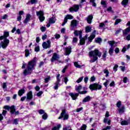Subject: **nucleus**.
Instances as JSON below:
<instances>
[{"mask_svg":"<svg viewBox=\"0 0 130 130\" xmlns=\"http://www.w3.org/2000/svg\"><path fill=\"white\" fill-rule=\"evenodd\" d=\"M115 53H119V48H118V47H116L115 49V50H114Z\"/></svg>","mask_w":130,"mask_h":130,"instance_id":"338daca9","label":"nucleus"},{"mask_svg":"<svg viewBox=\"0 0 130 130\" xmlns=\"http://www.w3.org/2000/svg\"><path fill=\"white\" fill-rule=\"evenodd\" d=\"M108 43L109 44H110V45L111 46H113V45H114V44L115 43V42L114 41H108Z\"/></svg>","mask_w":130,"mask_h":130,"instance_id":"09e8293b","label":"nucleus"},{"mask_svg":"<svg viewBox=\"0 0 130 130\" xmlns=\"http://www.w3.org/2000/svg\"><path fill=\"white\" fill-rule=\"evenodd\" d=\"M69 95V96H71L72 100H76L78 97H79V93H73L72 92H70Z\"/></svg>","mask_w":130,"mask_h":130,"instance_id":"4468645a","label":"nucleus"},{"mask_svg":"<svg viewBox=\"0 0 130 130\" xmlns=\"http://www.w3.org/2000/svg\"><path fill=\"white\" fill-rule=\"evenodd\" d=\"M92 20H93V15H89L86 18V21L88 24H91L92 23Z\"/></svg>","mask_w":130,"mask_h":130,"instance_id":"aec40b11","label":"nucleus"},{"mask_svg":"<svg viewBox=\"0 0 130 130\" xmlns=\"http://www.w3.org/2000/svg\"><path fill=\"white\" fill-rule=\"evenodd\" d=\"M37 0H30V3L31 5H34L35 4H37Z\"/></svg>","mask_w":130,"mask_h":130,"instance_id":"bf43d9fd","label":"nucleus"},{"mask_svg":"<svg viewBox=\"0 0 130 130\" xmlns=\"http://www.w3.org/2000/svg\"><path fill=\"white\" fill-rule=\"evenodd\" d=\"M42 94H43V91H40L39 92H38L37 93V96L38 97H40L41 96V95H42Z\"/></svg>","mask_w":130,"mask_h":130,"instance_id":"4d7b16f0","label":"nucleus"},{"mask_svg":"<svg viewBox=\"0 0 130 130\" xmlns=\"http://www.w3.org/2000/svg\"><path fill=\"white\" fill-rule=\"evenodd\" d=\"M7 113H8V111L7 110H3L2 112V114H1L3 116H6L7 115Z\"/></svg>","mask_w":130,"mask_h":130,"instance_id":"5fc2aeb1","label":"nucleus"},{"mask_svg":"<svg viewBox=\"0 0 130 130\" xmlns=\"http://www.w3.org/2000/svg\"><path fill=\"white\" fill-rule=\"evenodd\" d=\"M50 80H51V77L50 76H49V77H47L45 78L44 83H48V82H49Z\"/></svg>","mask_w":130,"mask_h":130,"instance_id":"58836bf2","label":"nucleus"},{"mask_svg":"<svg viewBox=\"0 0 130 130\" xmlns=\"http://www.w3.org/2000/svg\"><path fill=\"white\" fill-rule=\"evenodd\" d=\"M79 10H80V6L77 4H75L73 5V7L69 8V11L71 12V13H72L73 12H77Z\"/></svg>","mask_w":130,"mask_h":130,"instance_id":"9b49d317","label":"nucleus"},{"mask_svg":"<svg viewBox=\"0 0 130 130\" xmlns=\"http://www.w3.org/2000/svg\"><path fill=\"white\" fill-rule=\"evenodd\" d=\"M10 44V40H4L3 42L2 41L0 43L1 46H2L3 49L6 48V47L9 45Z\"/></svg>","mask_w":130,"mask_h":130,"instance_id":"6e6552de","label":"nucleus"},{"mask_svg":"<svg viewBox=\"0 0 130 130\" xmlns=\"http://www.w3.org/2000/svg\"><path fill=\"white\" fill-rule=\"evenodd\" d=\"M104 74H106V77H109V71H108V70L105 69L104 71Z\"/></svg>","mask_w":130,"mask_h":130,"instance_id":"4c0bfd02","label":"nucleus"},{"mask_svg":"<svg viewBox=\"0 0 130 130\" xmlns=\"http://www.w3.org/2000/svg\"><path fill=\"white\" fill-rule=\"evenodd\" d=\"M109 83V80H107L105 83H104V85L106 88H107V85H108V83Z\"/></svg>","mask_w":130,"mask_h":130,"instance_id":"13d9d810","label":"nucleus"},{"mask_svg":"<svg viewBox=\"0 0 130 130\" xmlns=\"http://www.w3.org/2000/svg\"><path fill=\"white\" fill-rule=\"evenodd\" d=\"M37 16L39 17V19L40 20V22L41 23H42L44 20H45V17H44V12L43 11H37L36 12Z\"/></svg>","mask_w":130,"mask_h":130,"instance_id":"39448f33","label":"nucleus"},{"mask_svg":"<svg viewBox=\"0 0 130 130\" xmlns=\"http://www.w3.org/2000/svg\"><path fill=\"white\" fill-rule=\"evenodd\" d=\"M25 92H26V90H25L24 89H20L18 92V96H19L20 97H21V96H23V94H25Z\"/></svg>","mask_w":130,"mask_h":130,"instance_id":"412c9836","label":"nucleus"},{"mask_svg":"<svg viewBox=\"0 0 130 130\" xmlns=\"http://www.w3.org/2000/svg\"><path fill=\"white\" fill-rule=\"evenodd\" d=\"M95 37H96V35H95L94 34H91L88 38V42H90V43H91V42H92V41H93V39H94V38H95Z\"/></svg>","mask_w":130,"mask_h":130,"instance_id":"4be33fe9","label":"nucleus"},{"mask_svg":"<svg viewBox=\"0 0 130 130\" xmlns=\"http://www.w3.org/2000/svg\"><path fill=\"white\" fill-rule=\"evenodd\" d=\"M82 88H83L82 85H79V86H77L76 90L77 91H78V93L79 92L81 91V89H82Z\"/></svg>","mask_w":130,"mask_h":130,"instance_id":"3c124183","label":"nucleus"},{"mask_svg":"<svg viewBox=\"0 0 130 130\" xmlns=\"http://www.w3.org/2000/svg\"><path fill=\"white\" fill-rule=\"evenodd\" d=\"M71 27H77V25H78V21L77 20H73L71 21Z\"/></svg>","mask_w":130,"mask_h":130,"instance_id":"b1692460","label":"nucleus"},{"mask_svg":"<svg viewBox=\"0 0 130 130\" xmlns=\"http://www.w3.org/2000/svg\"><path fill=\"white\" fill-rule=\"evenodd\" d=\"M94 42H95V43H99V44H100V43L102 42V39H101V38H96L94 39Z\"/></svg>","mask_w":130,"mask_h":130,"instance_id":"a878e982","label":"nucleus"},{"mask_svg":"<svg viewBox=\"0 0 130 130\" xmlns=\"http://www.w3.org/2000/svg\"><path fill=\"white\" fill-rule=\"evenodd\" d=\"M121 125H128V122L126 120H123L121 122Z\"/></svg>","mask_w":130,"mask_h":130,"instance_id":"72a5a7b5","label":"nucleus"},{"mask_svg":"<svg viewBox=\"0 0 130 130\" xmlns=\"http://www.w3.org/2000/svg\"><path fill=\"white\" fill-rule=\"evenodd\" d=\"M128 4V0H123L121 2L122 6H123L124 7H126Z\"/></svg>","mask_w":130,"mask_h":130,"instance_id":"bb28decb","label":"nucleus"},{"mask_svg":"<svg viewBox=\"0 0 130 130\" xmlns=\"http://www.w3.org/2000/svg\"><path fill=\"white\" fill-rule=\"evenodd\" d=\"M60 126H61V125L60 124H59L57 126L53 127L52 128V130H57V129H59V128H60Z\"/></svg>","mask_w":130,"mask_h":130,"instance_id":"f704fd0d","label":"nucleus"},{"mask_svg":"<svg viewBox=\"0 0 130 130\" xmlns=\"http://www.w3.org/2000/svg\"><path fill=\"white\" fill-rule=\"evenodd\" d=\"M56 77L57 81L55 83V85L54 86V89L55 90H57L58 89V85L60 84V79L59 78V77H60V74H58L56 75Z\"/></svg>","mask_w":130,"mask_h":130,"instance_id":"0eeeda50","label":"nucleus"},{"mask_svg":"<svg viewBox=\"0 0 130 130\" xmlns=\"http://www.w3.org/2000/svg\"><path fill=\"white\" fill-rule=\"evenodd\" d=\"M91 28L90 26H87L85 27V32L86 33H89V32H91Z\"/></svg>","mask_w":130,"mask_h":130,"instance_id":"2f4dec72","label":"nucleus"},{"mask_svg":"<svg viewBox=\"0 0 130 130\" xmlns=\"http://www.w3.org/2000/svg\"><path fill=\"white\" fill-rule=\"evenodd\" d=\"M122 20L120 19H117L115 21L114 25H117L119 23H120V22H122Z\"/></svg>","mask_w":130,"mask_h":130,"instance_id":"ea45409f","label":"nucleus"},{"mask_svg":"<svg viewBox=\"0 0 130 130\" xmlns=\"http://www.w3.org/2000/svg\"><path fill=\"white\" fill-rule=\"evenodd\" d=\"M35 51H36V52H38L40 51V47H39V46H37V47H35Z\"/></svg>","mask_w":130,"mask_h":130,"instance_id":"864d4df0","label":"nucleus"},{"mask_svg":"<svg viewBox=\"0 0 130 130\" xmlns=\"http://www.w3.org/2000/svg\"><path fill=\"white\" fill-rule=\"evenodd\" d=\"M67 110L66 109L62 110V112L60 114V116L58 117V119H61L63 117V120H67L69 119V115L67 114Z\"/></svg>","mask_w":130,"mask_h":130,"instance_id":"423d86ee","label":"nucleus"},{"mask_svg":"<svg viewBox=\"0 0 130 130\" xmlns=\"http://www.w3.org/2000/svg\"><path fill=\"white\" fill-rule=\"evenodd\" d=\"M19 123V119L18 118H15L13 120V124H15V125H18Z\"/></svg>","mask_w":130,"mask_h":130,"instance_id":"c9c22d12","label":"nucleus"},{"mask_svg":"<svg viewBox=\"0 0 130 130\" xmlns=\"http://www.w3.org/2000/svg\"><path fill=\"white\" fill-rule=\"evenodd\" d=\"M117 68H118V65L116 64L113 67L114 72H117Z\"/></svg>","mask_w":130,"mask_h":130,"instance_id":"6e6d98bb","label":"nucleus"},{"mask_svg":"<svg viewBox=\"0 0 130 130\" xmlns=\"http://www.w3.org/2000/svg\"><path fill=\"white\" fill-rule=\"evenodd\" d=\"M59 59V55L56 53H54L51 58V62H54V61H58Z\"/></svg>","mask_w":130,"mask_h":130,"instance_id":"1a4fd4ad","label":"nucleus"},{"mask_svg":"<svg viewBox=\"0 0 130 130\" xmlns=\"http://www.w3.org/2000/svg\"><path fill=\"white\" fill-rule=\"evenodd\" d=\"M87 128V125L83 124L82 126L81 127L80 129L81 130H86Z\"/></svg>","mask_w":130,"mask_h":130,"instance_id":"de8ad7c7","label":"nucleus"},{"mask_svg":"<svg viewBox=\"0 0 130 130\" xmlns=\"http://www.w3.org/2000/svg\"><path fill=\"white\" fill-rule=\"evenodd\" d=\"M87 38H88V36L86 35L83 38L80 40V45H85V43H86V40L87 39Z\"/></svg>","mask_w":130,"mask_h":130,"instance_id":"2eb2a0df","label":"nucleus"},{"mask_svg":"<svg viewBox=\"0 0 130 130\" xmlns=\"http://www.w3.org/2000/svg\"><path fill=\"white\" fill-rule=\"evenodd\" d=\"M31 17H32V16H31V14H27L26 15L25 19L23 21L24 24H28V22H29V21L31 20Z\"/></svg>","mask_w":130,"mask_h":130,"instance_id":"dca6fc26","label":"nucleus"},{"mask_svg":"<svg viewBox=\"0 0 130 130\" xmlns=\"http://www.w3.org/2000/svg\"><path fill=\"white\" fill-rule=\"evenodd\" d=\"M101 5L103 6V7L105 9L107 8V4H106V1H102L101 2Z\"/></svg>","mask_w":130,"mask_h":130,"instance_id":"7c9ffc66","label":"nucleus"},{"mask_svg":"<svg viewBox=\"0 0 130 130\" xmlns=\"http://www.w3.org/2000/svg\"><path fill=\"white\" fill-rule=\"evenodd\" d=\"M73 43H77V42H78V38L76 37L74 38L73 40Z\"/></svg>","mask_w":130,"mask_h":130,"instance_id":"69168bd1","label":"nucleus"},{"mask_svg":"<svg viewBox=\"0 0 130 130\" xmlns=\"http://www.w3.org/2000/svg\"><path fill=\"white\" fill-rule=\"evenodd\" d=\"M66 18L68 20H72V19H74V16L68 14L66 16Z\"/></svg>","mask_w":130,"mask_h":130,"instance_id":"c03bdc74","label":"nucleus"},{"mask_svg":"<svg viewBox=\"0 0 130 130\" xmlns=\"http://www.w3.org/2000/svg\"><path fill=\"white\" fill-rule=\"evenodd\" d=\"M72 52V47L69 46V47L66 48L65 55H70Z\"/></svg>","mask_w":130,"mask_h":130,"instance_id":"f3484780","label":"nucleus"},{"mask_svg":"<svg viewBox=\"0 0 130 130\" xmlns=\"http://www.w3.org/2000/svg\"><path fill=\"white\" fill-rule=\"evenodd\" d=\"M36 66V57H35L32 60H30L28 63L26 69L23 71L24 76L31 75L33 73V70L35 69Z\"/></svg>","mask_w":130,"mask_h":130,"instance_id":"f257e3e1","label":"nucleus"},{"mask_svg":"<svg viewBox=\"0 0 130 130\" xmlns=\"http://www.w3.org/2000/svg\"><path fill=\"white\" fill-rule=\"evenodd\" d=\"M126 26L128 27L125 29L124 31L122 30L123 36H125V35H127L128 33H129L130 31V21H128L126 23Z\"/></svg>","mask_w":130,"mask_h":130,"instance_id":"ddd939ff","label":"nucleus"},{"mask_svg":"<svg viewBox=\"0 0 130 130\" xmlns=\"http://www.w3.org/2000/svg\"><path fill=\"white\" fill-rule=\"evenodd\" d=\"M51 42H50V40H48L47 41V43L46 42H44L42 44V47L44 49H47V48H50Z\"/></svg>","mask_w":130,"mask_h":130,"instance_id":"9d476101","label":"nucleus"},{"mask_svg":"<svg viewBox=\"0 0 130 130\" xmlns=\"http://www.w3.org/2000/svg\"><path fill=\"white\" fill-rule=\"evenodd\" d=\"M55 39H59L60 38V35L56 34L55 35Z\"/></svg>","mask_w":130,"mask_h":130,"instance_id":"680f3d73","label":"nucleus"},{"mask_svg":"<svg viewBox=\"0 0 130 130\" xmlns=\"http://www.w3.org/2000/svg\"><path fill=\"white\" fill-rule=\"evenodd\" d=\"M121 31H122V29L119 28L115 31V35H118V34H119V33H120Z\"/></svg>","mask_w":130,"mask_h":130,"instance_id":"a18cd8bd","label":"nucleus"},{"mask_svg":"<svg viewBox=\"0 0 130 130\" xmlns=\"http://www.w3.org/2000/svg\"><path fill=\"white\" fill-rule=\"evenodd\" d=\"M43 64H44V62L43 61H41L39 64L38 68H41Z\"/></svg>","mask_w":130,"mask_h":130,"instance_id":"e2e57ef3","label":"nucleus"},{"mask_svg":"<svg viewBox=\"0 0 130 130\" xmlns=\"http://www.w3.org/2000/svg\"><path fill=\"white\" fill-rule=\"evenodd\" d=\"M9 36H10V32L5 31L3 36L0 37V40H3V39L9 40V39H7Z\"/></svg>","mask_w":130,"mask_h":130,"instance_id":"f8f14e48","label":"nucleus"},{"mask_svg":"<svg viewBox=\"0 0 130 130\" xmlns=\"http://www.w3.org/2000/svg\"><path fill=\"white\" fill-rule=\"evenodd\" d=\"M114 52V50H113V48H110L109 50V53L110 54V55L112 56V54Z\"/></svg>","mask_w":130,"mask_h":130,"instance_id":"37998d69","label":"nucleus"},{"mask_svg":"<svg viewBox=\"0 0 130 130\" xmlns=\"http://www.w3.org/2000/svg\"><path fill=\"white\" fill-rule=\"evenodd\" d=\"M107 53H108V52L107 51H104V53L102 55L103 59L105 61L106 60V57L107 56Z\"/></svg>","mask_w":130,"mask_h":130,"instance_id":"393cba45","label":"nucleus"},{"mask_svg":"<svg viewBox=\"0 0 130 130\" xmlns=\"http://www.w3.org/2000/svg\"><path fill=\"white\" fill-rule=\"evenodd\" d=\"M38 113H39L41 115L42 114H44V113H46L45 112L43 109H40L38 111Z\"/></svg>","mask_w":130,"mask_h":130,"instance_id":"79ce46f5","label":"nucleus"},{"mask_svg":"<svg viewBox=\"0 0 130 130\" xmlns=\"http://www.w3.org/2000/svg\"><path fill=\"white\" fill-rule=\"evenodd\" d=\"M107 11L108 12H111L112 13H113V11H112V7H109L107 8Z\"/></svg>","mask_w":130,"mask_h":130,"instance_id":"052dcab7","label":"nucleus"},{"mask_svg":"<svg viewBox=\"0 0 130 130\" xmlns=\"http://www.w3.org/2000/svg\"><path fill=\"white\" fill-rule=\"evenodd\" d=\"M74 66L76 68H77L78 69H81V68H82V66H81V65L79 64L78 62H74Z\"/></svg>","mask_w":130,"mask_h":130,"instance_id":"e433bc0d","label":"nucleus"},{"mask_svg":"<svg viewBox=\"0 0 130 130\" xmlns=\"http://www.w3.org/2000/svg\"><path fill=\"white\" fill-rule=\"evenodd\" d=\"M3 109H5L6 110H8V111H10L12 115H13V114H15V112H16V107L14 105H12L11 107L7 105L4 106Z\"/></svg>","mask_w":130,"mask_h":130,"instance_id":"20e7f679","label":"nucleus"},{"mask_svg":"<svg viewBox=\"0 0 130 130\" xmlns=\"http://www.w3.org/2000/svg\"><path fill=\"white\" fill-rule=\"evenodd\" d=\"M91 101V96L90 95L86 96L82 101V103H86Z\"/></svg>","mask_w":130,"mask_h":130,"instance_id":"6ab92c4d","label":"nucleus"},{"mask_svg":"<svg viewBox=\"0 0 130 130\" xmlns=\"http://www.w3.org/2000/svg\"><path fill=\"white\" fill-rule=\"evenodd\" d=\"M116 106H117V107H118V108H119L120 107V106H121V101H118L117 102Z\"/></svg>","mask_w":130,"mask_h":130,"instance_id":"603ef678","label":"nucleus"},{"mask_svg":"<svg viewBox=\"0 0 130 130\" xmlns=\"http://www.w3.org/2000/svg\"><path fill=\"white\" fill-rule=\"evenodd\" d=\"M95 80H96V78L94 76H92L90 78V82H95Z\"/></svg>","mask_w":130,"mask_h":130,"instance_id":"774afa93","label":"nucleus"},{"mask_svg":"<svg viewBox=\"0 0 130 130\" xmlns=\"http://www.w3.org/2000/svg\"><path fill=\"white\" fill-rule=\"evenodd\" d=\"M83 31L82 30H75L74 35L75 36L77 37L80 35V33H82Z\"/></svg>","mask_w":130,"mask_h":130,"instance_id":"c756f323","label":"nucleus"},{"mask_svg":"<svg viewBox=\"0 0 130 130\" xmlns=\"http://www.w3.org/2000/svg\"><path fill=\"white\" fill-rule=\"evenodd\" d=\"M49 22L51 24H54L55 23V20H54V17H52L49 19Z\"/></svg>","mask_w":130,"mask_h":130,"instance_id":"c85d7f7f","label":"nucleus"},{"mask_svg":"<svg viewBox=\"0 0 130 130\" xmlns=\"http://www.w3.org/2000/svg\"><path fill=\"white\" fill-rule=\"evenodd\" d=\"M102 53L99 51V50L95 49L94 50H92L89 52V56L90 57H93L92 59H91L90 62H95L96 60H98V57H101Z\"/></svg>","mask_w":130,"mask_h":130,"instance_id":"f03ea898","label":"nucleus"},{"mask_svg":"<svg viewBox=\"0 0 130 130\" xmlns=\"http://www.w3.org/2000/svg\"><path fill=\"white\" fill-rule=\"evenodd\" d=\"M42 32H45V30H46V27L44 26H42L40 28Z\"/></svg>","mask_w":130,"mask_h":130,"instance_id":"0e129e2a","label":"nucleus"},{"mask_svg":"<svg viewBox=\"0 0 130 130\" xmlns=\"http://www.w3.org/2000/svg\"><path fill=\"white\" fill-rule=\"evenodd\" d=\"M25 52V57H28L30 55V51L28 49H26L24 50Z\"/></svg>","mask_w":130,"mask_h":130,"instance_id":"cd10ccee","label":"nucleus"},{"mask_svg":"<svg viewBox=\"0 0 130 130\" xmlns=\"http://www.w3.org/2000/svg\"><path fill=\"white\" fill-rule=\"evenodd\" d=\"M83 79H84V76H82L80 78H79L77 80V82L78 83V84L81 83V82H82V81H83Z\"/></svg>","mask_w":130,"mask_h":130,"instance_id":"8fccbe9b","label":"nucleus"},{"mask_svg":"<svg viewBox=\"0 0 130 130\" xmlns=\"http://www.w3.org/2000/svg\"><path fill=\"white\" fill-rule=\"evenodd\" d=\"M89 88L91 91H97V90H101L102 85L98 83H93L89 85Z\"/></svg>","mask_w":130,"mask_h":130,"instance_id":"7ed1b4c3","label":"nucleus"},{"mask_svg":"<svg viewBox=\"0 0 130 130\" xmlns=\"http://www.w3.org/2000/svg\"><path fill=\"white\" fill-rule=\"evenodd\" d=\"M88 91L87 90H83L81 91H79L78 94H80L81 95H85V94H87Z\"/></svg>","mask_w":130,"mask_h":130,"instance_id":"a19ab883","label":"nucleus"},{"mask_svg":"<svg viewBox=\"0 0 130 130\" xmlns=\"http://www.w3.org/2000/svg\"><path fill=\"white\" fill-rule=\"evenodd\" d=\"M33 98V94H32V90H30L26 94V100H31Z\"/></svg>","mask_w":130,"mask_h":130,"instance_id":"a211bd4d","label":"nucleus"},{"mask_svg":"<svg viewBox=\"0 0 130 130\" xmlns=\"http://www.w3.org/2000/svg\"><path fill=\"white\" fill-rule=\"evenodd\" d=\"M67 23H68V18L66 17H64V20L62 23V26H64V24H67Z\"/></svg>","mask_w":130,"mask_h":130,"instance_id":"49530a36","label":"nucleus"},{"mask_svg":"<svg viewBox=\"0 0 130 130\" xmlns=\"http://www.w3.org/2000/svg\"><path fill=\"white\" fill-rule=\"evenodd\" d=\"M124 109H125V107H124V106H123L118 109V111H119V113L120 114H121L122 113H124Z\"/></svg>","mask_w":130,"mask_h":130,"instance_id":"5701e85b","label":"nucleus"},{"mask_svg":"<svg viewBox=\"0 0 130 130\" xmlns=\"http://www.w3.org/2000/svg\"><path fill=\"white\" fill-rule=\"evenodd\" d=\"M47 117H48V116L46 113H44V114L42 116V118L44 120H46L47 119Z\"/></svg>","mask_w":130,"mask_h":130,"instance_id":"473e14b6","label":"nucleus"}]
</instances>
